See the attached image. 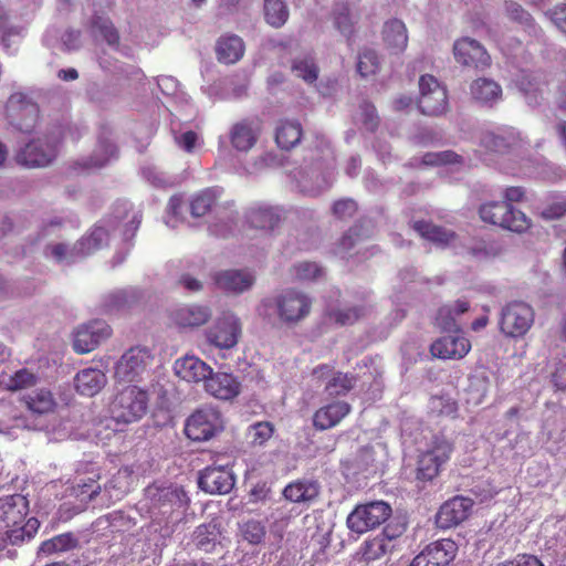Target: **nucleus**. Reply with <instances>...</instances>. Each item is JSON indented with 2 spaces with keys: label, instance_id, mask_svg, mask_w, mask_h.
I'll use <instances>...</instances> for the list:
<instances>
[{
  "label": "nucleus",
  "instance_id": "obj_1",
  "mask_svg": "<svg viewBox=\"0 0 566 566\" xmlns=\"http://www.w3.org/2000/svg\"><path fill=\"white\" fill-rule=\"evenodd\" d=\"M334 161L331 144L325 138L316 142L315 149L311 150L298 168L291 171L298 190L307 196H318L331 187L329 168Z\"/></svg>",
  "mask_w": 566,
  "mask_h": 566
},
{
  "label": "nucleus",
  "instance_id": "obj_2",
  "mask_svg": "<svg viewBox=\"0 0 566 566\" xmlns=\"http://www.w3.org/2000/svg\"><path fill=\"white\" fill-rule=\"evenodd\" d=\"M140 222V212L134 210L133 206L128 201L117 202L114 206L112 218L102 221V223L97 224L88 235L82 238L77 242V249L81 256L88 255L106 244L109 235V229L122 228L123 240L129 241L135 237Z\"/></svg>",
  "mask_w": 566,
  "mask_h": 566
},
{
  "label": "nucleus",
  "instance_id": "obj_3",
  "mask_svg": "<svg viewBox=\"0 0 566 566\" xmlns=\"http://www.w3.org/2000/svg\"><path fill=\"white\" fill-rule=\"evenodd\" d=\"M311 298L295 290H285L276 296L265 297L258 306L260 316L271 318L274 315L287 324L305 318L311 311Z\"/></svg>",
  "mask_w": 566,
  "mask_h": 566
},
{
  "label": "nucleus",
  "instance_id": "obj_4",
  "mask_svg": "<svg viewBox=\"0 0 566 566\" xmlns=\"http://www.w3.org/2000/svg\"><path fill=\"white\" fill-rule=\"evenodd\" d=\"M148 394L137 386L120 390L111 405V415L116 422L132 423L144 417L148 408Z\"/></svg>",
  "mask_w": 566,
  "mask_h": 566
},
{
  "label": "nucleus",
  "instance_id": "obj_5",
  "mask_svg": "<svg viewBox=\"0 0 566 566\" xmlns=\"http://www.w3.org/2000/svg\"><path fill=\"white\" fill-rule=\"evenodd\" d=\"M479 213L484 222L499 226L513 232H525L532 224L531 219H528L525 213L515 210L507 202H485L481 205Z\"/></svg>",
  "mask_w": 566,
  "mask_h": 566
},
{
  "label": "nucleus",
  "instance_id": "obj_6",
  "mask_svg": "<svg viewBox=\"0 0 566 566\" xmlns=\"http://www.w3.org/2000/svg\"><path fill=\"white\" fill-rule=\"evenodd\" d=\"M391 507L384 501H374L357 505L347 516V526L350 531L363 534L386 522L391 515Z\"/></svg>",
  "mask_w": 566,
  "mask_h": 566
},
{
  "label": "nucleus",
  "instance_id": "obj_7",
  "mask_svg": "<svg viewBox=\"0 0 566 566\" xmlns=\"http://www.w3.org/2000/svg\"><path fill=\"white\" fill-rule=\"evenodd\" d=\"M534 323V311L528 304L515 301L506 304L500 315V329L509 337L524 336Z\"/></svg>",
  "mask_w": 566,
  "mask_h": 566
},
{
  "label": "nucleus",
  "instance_id": "obj_8",
  "mask_svg": "<svg viewBox=\"0 0 566 566\" xmlns=\"http://www.w3.org/2000/svg\"><path fill=\"white\" fill-rule=\"evenodd\" d=\"M222 429L221 413L214 408H201L187 419L185 433L193 441H207Z\"/></svg>",
  "mask_w": 566,
  "mask_h": 566
},
{
  "label": "nucleus",
  "instance_id": "obj_9",
  "mask_svg": "<svg viewBox=\"0 0 566 566\" xmlns=\"http://www.w3.org/2000/svg\"><path fill=\"white\" fill-rule=\"evenodd\" d=\"M9 123L21 132L29 133L36 124L38 105L23 93H13L6 105Z\"/></svg>",
  "mask_w": 566,
  "mask_h": 566
},
{
  "label": "nucleus",
  "instance_id": "obj_10",
  "mask_svg": "<svg viewBox=\"0 0 566 566\" xmlns=\"http://www.w3.org/2000/svg\"><path fill=\"white\" fill-rule=\"evenodd\" d=\"M145 495L150 507L163 515H170L174 511L186 507L189 502L186 492L178 485L153 484L146 488Z\"/></svg>",
  "mask_w": 566,
  "mask_h": 566
},
{
  "label": "nucleus",
  "instance_id": "obj_11",
  "mask_svg": "<svg viewBox=\"0 0 566 566\" xmlns=\"http://www.w3.org/2000/svg\"><path fill=\"white\" fill-rule=\"evenodd\" d=\"M153 356L145 347L129 348L115 367V377L119 381L132 382L143 378L148 371Z\"/></svg>",
  "mask_w": 566,
  "mask_h": 566
},
{
  "label": "nucleus",
  "instance_id": "obj_12",
  "mask_svg": "<svg viewBox=\"0 0 566 566\" xmlns=\"http://www.w3.org/2000/svg\"><path fill=\"white\" fill-rule=\"evenodd\" d=\"M420 96L418 107L422 114L438 116L448 107L447 90L440 85L436 77L426 74L419 80Z\"/></svg>",
  "mask_w": 566,
  "mask_h": 566
},
{
  "label": "nucleus",
  "instance_id": "obj_13",
  "mask_svg": "<svg viewBox=\"0 0 566 566\" xmlns=\"http://www.w3.org/2000/svg\"><path fill=\"white\" fill-rule=\"evenodd\" d=\"M452 452V444L443 438H434L431 447L419 457L417 479L431 481L440 468L449 460Z\"/></svg>",
  "mask_w": 566,
  "mask_h": 566
},
{
  "label": "nucleus",
  "instance_id": "obj_14",
  "mask_svg": "<svg viewBox=\"0 0 566 566\" xmlns=\"http://www.w3.org/2000/svg\"><path fill=\"white\" fill-rule=\"evenodd\" d=\"M240 336L241 323L232 313H223L206 332L207 340L220 349L233 348Z\"/></svg>",
  "mask_w": 566,
  "mask_h": 566
},
{
  "label": "nucleus",
  "instance_id": "obj_15",
  "mask_svg": "<svg viewBox=\"0 0 566 566\" xmlns=\"http://www.w3.org/2000/svg\"><path fill=\"white\" fill-rule=\"evenodd\" d=\"M22 403L27 407L32 421L27 424V428L33 430H43L48 427L44 417L53 412L56 402L52 392L46 388H38L31 392L24 394L21 398Z\"/></svg>",
  "mask_w": 566,
  "mask_h": 566
},
{
  "label": "nucleus",
  "instance_id": "obj_16",
  "mask_svg": "<svg viewBox=\"0 0 566 566\" xmlns=\"http://www.w3.org/2000/svg\"><path fill=\"white\" fill-rule=\"evenodd\" d=\"M57 144L56 138L32 140L18 151L17 161L25 167L46 166L55 158Z\"/></svg>",
  "mask_w": 566,
  "mask_h": 566
},
{
  "label": "nucleus",
  "instance_id": "obj_17",
  "mask_svg": "<svg viewBox=\"0 0 566 566\" xmlns=\"http://www.w3.org/2000/svg\"><path fill=\"white\" fill-rule=\"evenodd\" d=\"M109 325L101 319H94L78 326L74 333L73 348L78 354L94 350L102 342L111 336Z\"/></svg>",
  "mask_w": 566,
  "mask_h": 566
},
{
  "label": "nucleus",
  "instance_id": "obj_18",
  "mask_svg": "<svg viewBox=\"0 0 566 566\" xmlns=\"http://www.w3.org/2000/svg\"><path fill=\"white\" fill-rule=\"evenodd\" d=\"M453 54L455 61L467 67L484 70L491 64V56L486 50L471 38L457 40L453 44Z\"/></svg>",
  "mask_w": 566,
  "mask_h": 566
},
{
  "label": "nucleus",
  "instance_id": "obj_19",
  "mask_svg": "<svg viewBox=\"0 0 566 566\" xmlns=\"http://www.w3.org/2000/svg\"><path fill=\"white\" fill-rule=\"evenodd\" d=\"M457 544L443 538L427 545L410 563V566H447L457 554Z\"/></svg>",
  "mask_w": 566,
  "mask_h": 566
},
{
  "label": "nucleus",
  "instance_id": "obj_20",
  "mask_svg": "<svg viewBox=\"0 0 566 566\" xmlns=\"http://www.w3.org/2000/svg\"><path fill=\"white\" fill-rule=\"evenodd\" d=\"M234 482V475L228 465L207 467L198 478L199 488L210 494H227L233 489Z\"/></svg>",
  "mask_w": 566,
  "mask_h": 566
},
{
  "label": "nucleus",
  "instance_id": "obj_21",
  "mask_svg": "<svg viewBox=\"0 0 566 566\" xmlns=\"http://www.w3.org/2000/svg\"><path fill=\"white\" fill-rule=\"evenodd\" d=\"M473 501L464 496H455L443 503L436 516V523L440 528H450L459 525L470 514Z\"/></svg>",
  "mask_w": 566,
  "mask_h": 566
},
{
  "label": "nucleus",
  "instance_id": "obj_22",
  "mask_svg": "<svg viewBox=\"0 0 566 566\" xmlns=\"http://www.w3.org/2000/svg\"><path fill=\"white\" fill-rule=\"evenodd\" d=\"M471 348L468 338L458 333H450L432 343L430 350L434 357L454 359L464 357Z\"/></svg>",
  "mask_w": 566,
  "mask_h": 566
},
{
  "label": "nucleus",
  "instance_id": "obj_23",
  "mask_svg": "<svg viewBox=\"0 0 566 566\" xmlns=\"http://www.w3.org/2000/svg\"><path fill=\"white\" fill-rule=\"evenodd\" d=\"M261 133L260 124L253 119H242L232 125L230 142L238 151H249L258 142Z\"/></svg>",
  "mask_w": 566,
  "mask_h": 566
},
{
  "label": "nucleus",
  "instance_id": "obj_24",
  "mask_svg": "<svg viewBox=\"0 0 566 566\" xmlns=\"http://www.w3.org/2000/svg\"><path fill=\"white\" fill-rule=\"evenodd\" d=\"M29 512V502L22 494L0 496V522L7 527L23 523Z\"/></svg>",
  "mask_w": 566,
  "mask_h": 566
},
{
  "label": "nucleus",
  "instance_id": "obj_25",
  "mask_svg": "<svg viewBox=\"0 0 566 566\" xmlns=\"http://www.w3.org/2000/svg\"><path fill=\"white\" fill-rule=\"evenodd\" d=\"M313 376L317 380H326L325 391L331 397L346 395L356 382V378L354 376L339 371L333 373L326 365L315 368Z\"/></svg>",
  "mask_w": 566,
  "mask_h": 566
},
{
  "label": "nucleus",
  "instance_id": "obj_26",
  "mask_svg": "<svg viewBox=\"0 0 566 566\" xmlns=\"http://www.w3.org/2000/svg\"><path fill=\"white\" fill-rule=\"evenodd\" d=\"M321 493V485L313 479H298L283 489L285 500L297 504H312Z\"/></svg>",
  "mask_w": 566,
  "mask_h": 566
},
{
  "label": "nucleus",
  "instance_id": "obj_27",
  "mask_svg": "<svg viewBox=\"0 0 566 566\" xmlns=\"http://www.w3.org/2000/svg\"><path fill=\"white\" fill-rule=\"evenodd\" d=\"M205 388L211 396L218 399L229 400L239 395L240 382L232 374H213L211 371V376H209L205 382Z\"/></svg>",
  "mask_w": 566,
  "mask_h": 566
},
{
  "label": "nucleus",
  "instance_id": "obj_28",
  "mask_svg": "<svg viewBox=\"0 0 566 566\" xmlns=\"http://www.w3.org/2000/svg\"><path fill=\"white\" fill-rule=\"evenodd\" d=\"M175 373L188 382L205 381L211 376L212 368L196 356H185L175 361Z\"/></svg>",
  "mask_w": 566,
  "mask_h": 566
},
{
  "label": "nucleus",
  "instance_id": "obj_29",
  "mask_svg": "<svg viewBox=\"0 0 566 566\" xmlns=\"http://www.w3.org/2000/svg\"><path fill=\"white\" fill-rule=\"evenodd\" d=\"M172 317L180 327L196 328L210 321L212 311L207 305L191 304L177 308Z\"/></svg>",
  "mask_w": 566,
  "mask_h": 566
},
{
  "label": "nucleus",
  "instance_id": "obj_30",
  "mask_svg": "<svg viewBox=\"0 0 566 566\" xmlns=\"http://www.w3.org/2000/svg\"><path fill=\"white\" fill-rule=\"evenodd\" d=\"M521 140L520 133L512 127L501 128L496 132L483 133L480 139L481 145L493 153H505Z\"/></svg>",
  "mask_w": 566,
  "mask_h": 566
},
{
  "label": "nucleus",
  "instance_id": "obj_31",
  "mask_svg": "<svg viewBox=\"0 0 566 566\" xmlns=\"http://www.w3.org/2000/svg\"><path fill=\"white\" fill-rule=\"evenodd\" d=\"M470 304L467 300L460 298L452 304L441 306L437 314V325L444 332H460L459 317L468 312Z\"/></svg>",
  "mask_w": 566,
  "mask_h": 566
},
{
  "label": "nucleus",
  "instance_id": "obj_32",
  "mask_svg": "<svg viewBox=\"0 0 566 566\" xmlns=\"http://www.w3.org/2000/svg\"><path fill=\"white\" fill-rule=\"evenodd\" d=\"M216 284L228 292L243 293L254 283V276L247 271L227 270L214 275Z\"/></svg>",
  "mask_w": 566,
  "mask_h": 566
},
{
  "label": "nucleus",
  "instance_id": "obj_33",
  "mask_svg": "<svg viewBox=\"0 0 566 566\" xmlns=\"http://www.w3.org/2000/svg\"><path fill=\"white\" fill-rule=\"evenodd\" d=\"M350 411V406L344 401H336L318 409L313 419L314 427L326 430L335 427Z\"/></svg>",
  "mask_w": 566,
  "mask_h": 566
},
{
  "label": "nucleus",
  "instance_id": "obj_34",
  "mask_svg": "<svg viewBox=\"0 0 566 566\" xmlns=\"http://www.w3.org/2000/svg\"><path fill=\"white\" fill-rule=\"evenodd\" d=\"M106 381L105 374L97 368H85L78 371L74 378L76 390L87 397L98 394Z\"/></svg>",
  "mask_w": 566,
  "mask_h": 566
},
{
  "label": "nucleus",
  "instance_id": "obj_35",
  "mask_svg": "<svg viewBox=\"0 0 566 566\" xmlns=\"http://www.w3.org/2000/svg\"><path fill=\"white\" fill-rule=\"evenodd\" d=\"M221 536L220 525L217 521L198 525L191 536L195 546L205 552L211 553L219 544Z\"/></svg>",
  "mask_w": 566,
  "mask_h": 566
},
{
  "label": "nucleus",
  "instance_id": "obj_36",
  "mask_svg": "<svg viewBox=\"0 0 566 566\" xmlns=\"http://www.w3.org/2000/svg\"><path fill=\"white\" fill-rule=\"evenodd\" d=\"M217 57L224 64L237 63L244 53V44L240 36L231 34L221 36L216 46Z\"/></svg>",
  "mask_w": 566,
  "mask_h": 566
},
{
  "label": "nucleus",
  "instance_id": "obj_37",
  "mask_svg": "<svg viewBox=\"0 0 566 566\" xmlns=\"http://www.w3.org/2000/svg\"><path fill=\"white\" fill-rule=\"evenodd\" d=\"M471 95L476 102L492 106L501 99L502 88L495 81L481 77L471 84Z\"/></svg>",
  "mask_w": 566,
  "mask_h": 566
},
{
  "label": "nucleus",
  "instance_id": "obj_38",
  "mask_svg": "<svg viewBox=\"0 0 566 566\" xmlns=\"http://www.w3.org/2000/svg\"><path fill=\"white\" fill-rule=\"evenodd\" d=\"M248 220L259 229H273L281 220V211L277 208L256 205L249 209Z\"/></svg>",
  "mask_w": 566,
  "mask_h": 566
},
{
  "label": "nucleus",
  "instance_id": "obj_39",
  "mask_svg": "<svg viewBox=\"0 0 566 566\" xmlns=\"http://www.w3.org/2000/svg\"><path fill=\"white\" fill-rule=\"evenodd\" d=\"M382 36L387 46L396 52H401L407 48V28L401 20L391 19L387 21L382 29Z\"/></svg>",
  "mask_w": 566,
  "mask_h": 566
},
{
  "label": "nucleus",
  "instance_id": "obj_40",
  "mask_svg": "<svg viewBox=\"0 0 566 566\" xmlns=\"http://www.w3.org/2000/svg\"><path fill=\"white\" fill-rule=\"evenodd\" d=\"M98 475L93 474L87 478H80L70 489V496L80 501L78 510H82L88 502L94 500L101 493V484L97 482Z\"/></svg>",
  "mask_w": 566,
  "mask_h": 566
},
{
  "label": "nucleus",
  "instance_id": "obj_41",
  "mask_svg": "<svg viewBox=\"0 0 566 566\" xmlns=\"http://www.w3.org/2000/svg\"><path fill=\"white\" fill-rule=\"evenodd\" d=\"M302 137L301 124L296 120H282L275 133V140L280 148L291 149L295 147Z\"/></svg>",
  "mask_w": 566,
  "mask_h": 566
},
{
  "label": "nucleus",
  "instance_id": "obj_42",
  "mask_svg": "<svg viewBox=\"0 0 566 566\" xmlns=\"http://www.w3.org/2000/svg\"><path fill=\"white\" fill-rule=\"evenodd\" d=\"M78 538L73 533H63L44 541L39 547V554L51 555L53 553L67 552L76 548Z\"/></svg>",
  "mask_w": 566,
  "mask_h": 566
},
{
  "label": "nucleus",
  "instance_id": "obj_43",
  "mask_svg": "<svg viewBox=\"0 0 566 566\" xmlns=\"http://www.w3.org/2000/svg\"><path fill=\"white\" fill-rule=\"evenodd\" d=\"M363 226H354L352 227L347 233H345L339 241L335 244L334 253L343 259L349 258L353 255L352 250L356 248L361 239L363 234L360 233V229ZM369 235V228L364 237Z\"/></svg>",
  "mask_w": 566,
  "mask_h": 566
},
{
  "label": "nucleus",
  "instance_id": "obj_44",
  "mask_svg": "<svg viewBox=\"0 0 566 566\" xmlns=\"http://www.w3.org/2000/svg\"><path fill=\"white\" fill-rule=\"evenodd\" d=\"M413 229L422 237L438 244H448L453 238L454 233L424 221H417Z\"/></svg>",
  "mask_w": 566,
  "mask_h": 566
},
{
  "label": "nucleus",
  "instance_id": "obj_45",
  "mask_svg": "<svg viewBox=\"0 0 566 566\" xmlns=\"http://www.w3.org/2000/svg\"><path fill=\"white\" fill-rule=\"evenodd\" d=\"M116 146L107 138H99L95 150L85 166L88 168H102L113 158H116Z\"/></svg>",
  "mask_w": 566,
  "mask_h": 566
},
{
  "label": "nucleus",
  "instance_id": "obj_46",
  "mask_svg": "<svg viewBox=\"0 0 566 566\" xmlns=\"http://www.w3.org/2000/svg\"><path fill=\"white\" fill-rule=\"evenodd\" d=\"M39 380L38 374L28 368H21L4 380V387L10 391H20L34 387Z\"/></svg>",
  "mask_w": 566,
  "mask_h": 566
},
{
  "label": "nucleus",
  "instance_id": "obj_47",
  "mask_svg": "<svg viewBox=\"0 0 566 566\" xmlns=\"http://www.w3.org/2000/svg\"><path fill=\"white\" fill-rule=\"evenodd\" d=\"M292 72L307 84H313L318 77V67L314 57L310 55L295 57L292 62Z\"/></svg>",
  "mask_w": 566,
  "mask_h": 566
},
{
  "label": "nucleus",
  "instance_id": "obj_48",
  "mask_svg": "<svg viewBox=\"0 0 566 566\" xmlns=\"http://www.w3.org/2000/svg\"><path fill=\"white\" fill-rule=\"evenodd\" d=\"M264 17L270 25L280 28L287 21V6L283 0H265Z\"/></svg>",
  "mask_w": 566,
  "mask_h": 566
},
{
  "label": "nucleus",
  "instance_id": "obj_49",
  "mask_svg": "<svg viewBox=\"0 0 566 566\" xmlns=\"http://www.w3.org/2000/svg\"><path fill=\"white\" fill-rule=\"evenodd\" d=\"M217 201V192L213 189H205L195 195L190 201V213L195 218L205 216Z\"/></svg>",
  "mask_w": 566,
  "mask_h": 566
},
{
  "label": "nucleus",
  "instance_id": "obj_50",
  "mask_svg": "<svg viewBox=\"0 0 566 566\" xmlns=\"http://www.w3.org/2000/svg\"><path fill=\"white\" fill-rule=\"evenodd\" d=\"M6 533V541L11 545H20L25 541H30L39 528L36 518H29L22 526H10Z\"/></svg>",
  "mask_w": 566,
  "mask_h": 566
},
{
  "label": "nucleus",
  "instance_id": "obj_51",
  "mask_svg": "<svg viewBox=\"0 0 566 566\" xmlns=\"http://www.w3.org/2000/svg\"><path fill=\"white\" fill-rule=\"evenodd\" d=\"M292 274L298 281H318L324 275V269L316 262L303 261L293 265Z\"/></svg>",
  "mask_w": 566,
  "mask_h": 566
},
{
  "label": "nucleus",
  "instance_id": "obj_52",
  "mask_svg": "<svg viewBox=\"0 0 566 566\" xmlns=\"http://www.w3.org/2000/svg\"><path fill=\"white\" fill-rule=\"evenodd\" d=\"M242 537L252 545L261 544L266 535L265 524L256 520H248L240 524Z\"/></svg>",
  "mask_w": 566,
  "mask_h": 566
},
{
  "label": "nucleus",
  "instance_id": "obj_53",
  "mask_svg": "<svg viewBox=\"0 0 566 566\" xmlns=\"http://www.w3.org/2000/svg\"><path fill=\"white\" fill-rule=\"evenodd\" d=\"M274 432V427L271 422L260 421L249 427L247 437L250 443L254 447L263 446Z\"/></svg>",
  "mask_w": 566,
  "mask_h": 566
},
{
  "label": "nucleus",
  "instance_id": "obj_54",
  "mask_svg": "<svg viewBox=\"0 0 566 566\" xmlns=\"http://www.w3.org/2000/svg\"><path fill=\"white\" fill-rule=\"evenodd\" d=\"M44 254L48 258L53 259L54 261L61 262H74L76 255H81L77 249V244H75L72 249H70L64 243L50 244L45 248Z\"/></svg>",
  "mask_w": 566,
  "mask_h": 566
},
{
  "label": "nucleus",
  "instance_id": "obj_55",
  "mask_svg": "<svg viewBox=\"0 0 566 566\" xmlns=\"http://www.w3.org/2000/svg\"><path fill=\"white\" fill-rule=\"evenodd\" d=\"M392 545H389L386 537H379L378 535L365 543L363 556L366 560H375L382 557L385 554L392 549Z\"/></svg>",
  "mask_w": 566,
  "mask_h": 566
},
{
  "label": "nucleus",
  "instance_id": "obj_56",
  "mask_svg": "<svg viewBox=\"0 0 566 566\" xmlns=\"http://www.w3.org/2000/svg\"><path fill=\"white\" fill-rule=\"evenodd\" d=\"M379 69V59L374 50H364L358 57L357 71L363 77L374 75Z\"/></svg>",
  "mask_w": 566,
  "mask_h": 566
},
{
  "label": "nucleus",
  "instance_id": "obj_57",
  "mask_svg": "<svg viewBox=\"0 0 566 566\" xmlns=\"http://www.w3.org/2000/svg\"><path fill=\"white\" fill-rule=\"evenodd\" d=\"M143 177L154 187L168 188L175 185V179L156 166H145L142 169Z\"/></svg>",
  "mask_w": 566,
  "mask_h": 566
},
{
  "label": "nucleus",
  "instance_id": "obj_58",
  "mask_svg": "<svg viewBox=\"0 0 566 566\" xmlns=\"http://www.w3.org/2000/svg\"><path fill=\"white\" fill-rule=\"evenodd\" d=\"M366 307L363 305H356L353 307H345L334 311L332 317L335 322L342 326L352 325L357 322L360 317L365 316Z\"/></svg>",
  "mask_w": 566,
  "mask_h": 566
},
{
  "label": "nucleus",
  "instance_id": "obj_59",
  "mask_svg": "<svg viewBox=\"0 0 566 566\" xmlns=\"http://www.w3.org/2000/svg\"><path fill=\"white\" fill-rule=\"evenodd\" d=\"M461 161V156L451 150L439 153H427L422 157V163L426 166H437L442 164H455Z\"/></svg>",
  "mask_w": 566,
  "mask_h": 566
},
{
  "label": "nucleus",
  "instance_id": "obj_60",
  "mask_svg": "<svg viewBox=\"0 0 566 566\" xmlns=\"http://www.w3.org/2000/svg\"><path fill=\"white\" fill-rule=\"evenodd\" d=\"M95 28L98 30L99 34L104 38V40L109 45H117L119 41V35L115 27L105 19L97 18L94 21Z\"/></svg>",
  "mask_w": 566,
  "mask_h": 566
},
{
  "label": "nucleus",
  "instance_id": "obj_61",
  "mask_svg": "<svg viewBox=\"0 0 566 566\" xmlns=\"http://www.w3.org/2000/svg\"><path fill=\"white\" fill-rule=\"evenodd\" d=\"M128 304V296L125 291L109 293L104 300V307L107 312H116Z\"/></svg>",
  "mask_w": 566,
  "mask_h": 566
},
{
  "label": "nucleus",
  "instance_id": "obj_62",
  "mask_svg": "<svg viewBox=\"0 0 566 566\" xmlns=\"http://www.w3.org/2000/svg\"><path fill=\"white\" fill-rule=\"evenodd\" d=\"M175 142L179 148L187 153H192L200 145L199 136L192 130H187L175 136Z\"/></svg>",
  "mask_w": 566,
  "mask_h": 566
},
{
  "label": "nucleus",
  "instance_id": "obj_63",
  "mask_svg": "<svg viewBox=\"0 0 566 566\" xmlns=\"http://www.w3.org/2000/svg\"><path fill=\"white\" fill-rule=\"evenodd\" d=\"M430 408L433 412L444 416H452L457 411L455 402L442 397H433L430 401Z\"/></svg>",
  "mask_w": 566,
  "mask_h": 566
},
{
  "label": "nucleus",
  "instance_id": "obj_64",
  "mask_svg": "<svg viewBox=\"0 0 566 566\" xmlns=\"http://www.w3.org/2000/svg\"><path fill=\"white\" fill-rule=\"evenodd\" d=\"M566 213L564 199L548 203L541 212L543 219L552 221L562 218Z\"/></svg>",
  "mask_w": 566,
  "mask_h": 566
}]
</instances>
